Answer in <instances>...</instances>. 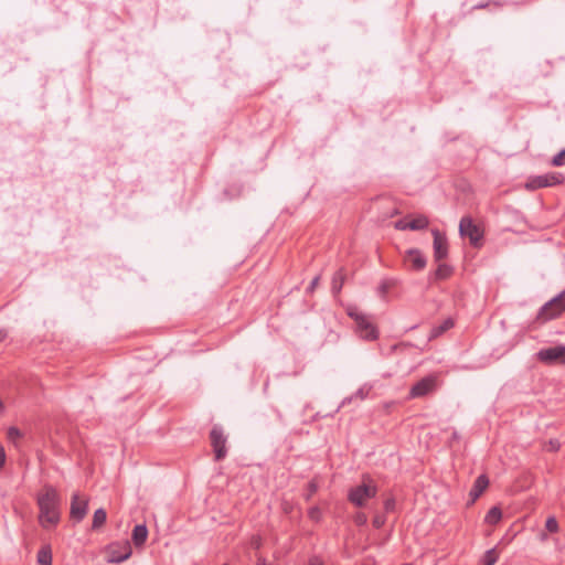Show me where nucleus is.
Listing matches in <instances>:
<instances>
[{
    "label": "nucleus",
    "instance_id": "obj_28",
    "mask_svg": "<svg viewBox=\"0 0 565 565\" xmlns=\"http://www.w3.org/2000/svg\"><path fill=\"white\" fill-rule=\"evenodd\" d=\"M308 494L306 497V500H310V498L318 491V482L316 479H312L309 483H308Z\"/></svg>",
    "mask_w": 565,
    "mask_h": 565
},
{
    "label": "nucleus",
    "instance_id": "obj_6",
    "mask_svg": "<svg viewBox=\"0 0 565 565\" xmlns=\"http://www.w3.org/2000/svg\"><path fill=\"white\" fill-rule=\"evenodd\" d=\"M564 182V175L559 172H548L542 175H536L531 178L525 188L527 190H537L542 188L553 186L557 184H562Z\"/></svg>",
    "mask_w": 565,
    "mask_h": 565
},
{
    "label": "nucleus",
    "instance_id": "obj_18",
    "mask_svg": "<svg viewBox=\"0 0 565 565\" xmlns=\"http://www.w3.org/2000/svg\"><path fill=\"white\" fill-rule=\"evenodd\" d=\"M455 326V322L451 318L445 319L440 324L435 326L429 333L428 339L434 340L440 337L444 332L448 331Z\"/></svg>",
    "mask_w": 565,
    "mask_h": 565
},
{
    "label": "nucleus",
    "instance_id": "obj_36",
    "mask_svg": "<svg viewBox=\"0 0 565 565\" xmlns=\"http://www.w3.org/2000/svg\"><path fill=\"white\" fill-rule=\"evenodd\" d=\"M309 565H324L323 562L321 559H319L318 557H312L310 561H309Z\"/></svg>",
    "mask_w": 565,
    "mask_h": 565
},
{
    "label": "nucleus",
    "instance_id": "obj_23",
    "mask_svg": "<svg viewBox=\"0 0 565 565\" xmlns=\"http://www.w3.org/2000/svg\"><path fill=\"white\" fill-rule=\"evenodd\" d=\"M451 273L452 269L450 266L446 264H439L435 271V276L437 279H446L451 275Z\"/></svg>",
    "mask_w": 565,
    "mask_h": 565
},
{
    "label": "nucleus",
    "instance_id": "obj_1",
    "mask_svg": "<svg viewBox=\"0 0 565 565\" xmlns=\"http://www.w3.org/2000/svg\"><path fill=\"white\" fill-rule=\"evenodd\" d=\"M39 522L42 527L49 529L60 521V497L52 486H45L38 495Z\"/></svg>",
    "mask_w": 565,
    "mask_h": 565
},
{
    "label": "nucleus",
    "instance_id": "obj_17",
    "mask_svg": "<svg viewBox=\"0 0 565 565\" xmlns=\"http://www.w3.org/2000/svg\"><path fill=\"white\" fill-rule=\"evenodd\" d=\"M148 537V529L145 524H138L132 530V542L137 547L142 546Z\"/></svg>",
    "mask_w": 565,
    "mask_h": 565
},
{
    "label": "nucleus",
    "instance_id": "obj_30",
    "mask_svg": "<svg viewBox=\"0 0 565 565\" xmlns=\"http://www.w3.org/2000/svg\"><path fill=\"white\" fill-rule=\"evenodd\" d=\"M394 227L398 231H406L408 228V216L395 222Z\"/></svg>",
    "mask_w": 565,
    "mask_h": 565
},
{
    "label": "nucleus",
    "instance_id": "obj_19",
    "mask_svg": "<svg viewBox=\"0 0 565 565\" xmlns=\"http://www.w3.org/2000/svg\"><path fill=\"white\" fill-rule=\"evenodd\" d=\"M40 565H52V550L50 545H43L36 555Z\"/></svg>",
    "mask_w": 565,
    "mask_h": 565
},
{
    "label": "nucleus",
    "instance_id": "obj_2",
    "mask_svg": "<svg viewBox=\"0 0 565 565\" xmlns=\"http://www.w3.org/2000/svg\"><path fill=\"white\" fill-rule=\"evenodd\" d=\"M377 494V487L369 476H363L362 483L350 489L348 499L354 505L364 507L369 499L375 498Z\"/></svg>",
    "mask_w": 565,
    "mask_h": 565
},
{
    "label": "nucleus",
    "instance_id": "obj_34",
    "mask_svg": "<svg viewBox=\"0 0 565 565\" xmlns=\"http://www.w3.org/2000/svg\"><path fill=\"white\" fill-rule=\"evenodd\" d=\"M6 463V451L4 448L0 445V470L3 468Z\"/></svg>",
    "mask_w": 565,
    "mask_h": 565
},
{
    "label": "nucleus",
    "instance_id": "obj_33",
    "mask_svg": "<svg viewBox=\"0 0 565 565\" xmlns=\"http://www.w3.org/2000/svg\"><path fill=\"white\" fill-rule=\"evenodd\" d=\"M395 508V500L393 498H390L385 500L384 502V509L385 511H392Z\"/></svg>",
    "mask_w": 565,
    "mask_h": 565
},
{
    "label": "nucleus",
    "instance_id": "obj_26",
    "mask_svg": "<svg viewBox=\"0 0 565 565\" xmlns=\"http://www.w3.org/2000/svg\"><path fill=\"white\" fill-rule=\"evenodd\" d=\"M565 164V149L555 154L552 159V166L562 167Z\"/></svg>",
    "mask_w": 565,
    "mask_h": 565
},
{
    "label": "nucleus",
    "instance_id": "obj_15",
    "mask_svg": "<svg viewBox=\"0 0 565 565\" xmlns=\"http://www.w3.org/2000/svg\"><path fill=\"white\" fill-rule=\"evenodd\" d=\"M429 225V220L426 215L419 214L416 216L408 215V228L411 231L425 230Z\"/></svg>",
    "mask_w": 565,
    "mask_h": 565
},
{
    "label": "nucleus",
    "instance_id": "obj_8",
    "mask_svg": "<svg viewBox=\"0 0 565 565\" xmlns=\"http://www.w3.org/2000/svg\"><path fill=\"white\" fill-rule=\"evenodd\" d=\"M537 359L547 365H565V345L541 349L537 352Z\"/></svg>",
    "mask_w": 565,
    "mask_h": 565
},
{
    "label": "nucleus",
    "instance_id": "obj_29",
    "mask_svg": "<svg viewBox=\"0 0 565 565\" xmlns=\"http://www.w3.org/2000/svg\"><path fill=\"white\" fill-rule=\"evenodd\" d=\"M353 520H354V523H355L356 525L362 526V525H364V524L367 522V516H366V514H365V513H363V512H358V513L354 515Z\"/></svg>",
    "mask_w": 565,
    "mask_h": 565
},
{
    "label": "nucleus",
    "instance_id": "obj_38",
    "mask_svg": "<svg viewBox=\"0 0 565 565\" xmlns=\"http://www.w3.org/2000/svg\"><path fill=\"white\" fill-rule=\"evenodd\" d=\"M318 514H319V509L318 508L310 509V511H309L310 518L315 519Z\"/></svg>",
    "mask_w": 565,
    "mask_h": 565
},
{
    "label": "nucleus",
    "instance_id": "obj_27",
    "mask_svg": "<svg viewBox=\"0 0 565 565\" xmlns=\"http://www.w3.org/2000/svg\"><path fill=\"white\" fill-rule=\"evenodd\" d=\"M489 7H494V8H500L502 7V2L500 1H489V2H482V3H478L476 6L472 7V10H480V9H486V8H489Z\"/></svg>",
    "mask_w": 565,
    "mask_h": 565
},
{
    "label": "nucleus",
    "instance_id": "obj_40",
    "mask_svg": "<svg viewBox=\"0 0 565 565\" xmlns=\"http://www.w3.org/2000/svg\"><path fill=\"white\" fill-rule=\"evenodd\" d=\"M2 407H3V405H2V402L0 401V412L2 411Z\"/></svg>",
    "mask_w": 565,
    "mask_h": 565
},
{
    "label": "nucleus",
    "instance_id": "obj_16",
    "mask_svg": "<svg viewBox=\"0 0 565 565\" xmlns=\"http://www.w3.org/2000/svg\"><path fill=\"white\" fill-rule=\"evenodd\" d=\"M347 278L345 269L343 267L339 268L333 277H332V284H331V290L334 295H339L342 290V287L344 285Z\"/></svg>",
    "mask_w": 565,
    "mask_h": 565
},
{
    "label": "nucleus",
    "instance_id": "obj_41",
    "mask_svg": "<svg viewBox=\"0 0 565 565\" xmlns=\"http://www.w3.org/2000/svg\"><path fill=\"white\" fill-rule=\"evenodd\" d=\"M2 339H3V337H2V334L0 333V341H2Z\"/></svg>",
    "mask_w": 565,
    "mask_h": 565
},
{
    "label": "nucleus",
    "instance_id": "obj_3",
    "mask_svg": "<svg viewBox=\"0 0 565 565\" xmlns=\"http://www.w3.org/2000/svg\"><path fill=\"white\" fill-rule=\"evenodd\" d=\"M565 311V290L541 307L536 319L546 322L559 317Z\"/></svg>",
    "mask_w": 565,
    "mask_h": 565
},
{
    "label": "nucleus",
    "instance_id": "obj_32",
    "mask_svg": "<svg viewBox=\"0 0 565 565\" xmlns=\"http://www.w3.org/2000/svg\"><path fill=\"white\" fill-rule=\"evenodd\" d=\"M385 523V518L382 516V515H376L374 519H373V525L376 527V529H380L384 525Z\"/></svg>",
    "mask_w": 565,
    "mask_h": 565
},
{
    "label": "nucleus",
    "instance_id": "obj_20",
    "mask_svg": "<svg viewBox=\"0 0 565 565\" xmlns=\"http://www.w3.org/2000/svg\"><path fill=\"white\" fill-rule=\"evenodd\" d=\"M106 519H107V513H106L105 509H103V508L97 509L93 515L92 529L97 530L100 526H103L106 522Z\"/></svg>",
    "mask_w": 565,
    "mask_h": 565
},
{
    "label": "nucleus",
    "instance_id": "obj_4",
    "mask_svg": "<svg viewBox=\"0 0 565 565\" xmlns=\"http://www.w3.org/2000/svg\"><path fill=\"white\" fill-rule=\"evenodd\" d=\"M348 315L354 319L361 338L365 340L377 339L379 331L365 315L356 310H349Z\"/></svg>",
    "mask_w": 565,
    "mask_h": 565
},
{
    "label": "nucleus",
    "instance_id": "obj_9",
    "mask_svg": "<svg viewBox=\"0 0 565 565\" xmlns=\"http://www.w3.org/2000/svg\"><path fill=\"white\" fill-rule=\"evenodd\" d=\"M107 554L108 563H121L131 556V545L129 541L111 543L108 546Z\"/></svg>",
    "mask_w": 565,
    "mask_h": 565
},
{
    "label": "nucleus",
    "instance_id": "obj_11",
    "mask_svg": "<svg viewBox=\"0 0 565 565\" xmlns=\"http://www.w3.org/2000/svg\"><path fill=\"white\" fill-rule=\"evenodd\" d=\"M403 260L407 268L416 271L423 270L427 264L426 257L417 248L407 249L404 254Z\"/></svg>",
    "mask_w": 565,
    "mask_h": 565
},
{
    "label": "nucleus",
    "instance_id": "obj_7",
    "mask_svg": "<svg viewBox=\"0 0 565 565\" xmlns=\"http://www.w3.org/2000/svg\"><path fill=\"white\" fill-rule=\"evenodd\" d=\"M438 387V376L436 374H429L418 382H416L411 391H409V397L411 398H418L427 396L428 394L435 392Z\"/></svg>",
    "mask_w": 565,
    "mask_h": 565
},
{
    "label": "nucleus",
    "instance_id": "obj_10",
    "mask_svg": "<svg viewBox=\"0 0 565 565\" xmlns=\"http://www.w3.org/2000/svg\"><path fill=\"white\" fill-rule=\"evenodd\" d=\"M211 446L213 448L215 460L220 461L225 458L226 450V437L221 427H213L210 433Z\"/></svg>",
    "mask_w": 565,
    "mask_h": 565
},
{
    "label": "nucleus",
    "instance_id": "obj_14",
    "mask_svg": "<svg viewBox=\"0 0 565 565\" xmlns=\"http://www.w3.org/2000/svg\"><path fill=\"white\" fill-rule=\"evenodd\" d=\"M489 486V479L486 475H480L475 483H473V487L472 489L470 490V493L469 495L471 497L472 501H475L476 499H478L482 493L483 491L488 488Z\"/></svg>",
    "mask_w": 565,
    "mask_h": 565
},
{
    "label": "nucleus",
    "instance_id": "obj_25",
    "mask_svg": "<svg viewBox=\"0 0 565 565\" xmlns=\"http://www.w3.org/2000/svg\"><path fill=\"white\" fill-rule=\"evenodd\" d=\"M7 436L10 441L15 443L18 439L22 437V433L17 427H10L7 431Z\"/></svg>",
    "mask_w": 565,
    "mask_h": 565
},
{
    "label": "nucleus",
    "instance_id": "obj_31",
    "mask_svg": "<svg viewBox=\"0 0 565 565\" xmlns=\"http://www.w3.org/2000/svg\"><path fill=\"white\" fill-rule=\"evenodd\" d=\"M319 281H320V275L316 276V277L311 280V282L309 284V286H308V288H307V292L312 294V292L316 290V288L318 287Z\"/></svg>",
    "mask_w": 565,
    "mask_h": 565
},
{
    "label": "nucleus",
    "instance_id": "obj_39",
    "mask_svg": "<svg viewBox=\"0 0 565 565\" xmlns=\"http://www.w3.org/2000/svg\"><path fill=\"white\" fill-rule=\"evenodd\" d=\"M257 565H271V564L267 563L266 559H264V558H258Z\"/></svg>",
    "mask_w": 565,
    "mask_h": 565
},
{
    "label": "nucleus",
    "instance_id": "obj_13",
    "mask_svg": "<svg viewBox=\"0 0 565 565\" xmlns=\"http://www.w3.org/2000/svg\"><path fill=\"white\" fill-rule=\"evenodd\" d=\"M87 505L88 501L86 499H81L77 493H74L71 502V518L77 522L82 521L87 513Z\"/></svg>",
    "mask_w": 565,
    "mask_h": 565
},
{
    "label": "nucleus",
    "instance_id": "obj_35",
    "mask_svg": "<svg viewBox=\"0 0 565 565\" xmlns=\"http://www.w3.org/2000/svg\"><path fill=\"white\" fill-rule=\"evenodd\" d=\"M369 394V391L364 390V388H360L356 393H355V396L360 397L361 399H364Z\"/></svg>",
    "mask_w": 565,
    "mask_h": 565
},
{
    "label": "nucleus",
    "instance_id": "obj_22",
    "mask_svg": "<svg viewBox=\"0 0 565 565\" xmlns=\"http://www.w3.org/2000/svg\"><path fill=\"white\" fill-rule=\"evenodd\" d=\"M499 558V553L497 552L495 548H490L488 550L482 558H481V563L482 565H494L497 563Z\"/></svg>",
    "mask_w": 565,
    "mask_h": 565
},
{
    "label": "nucleus",
    "instance_id": "obj_21",
    "mask_svg": "<svg viewBox=\"0 0 565 565\" xmlns=\"http://www.w3.org/2000/svg\"><path fill=\"white\" fill-rule=\"evenodd\" d=\"M502 519V511L498 507H492L486 514L484 521L488 524H497Z\"/></svg>",
    "mask_w": 565,
    "mask_h": 565
},
{
    "label": "nucleus",
    "instance_id": "obj_5",
    "mask_svg": "<svg viewBox=\"0 0 565 565\" xmlns=\"http://www.w3.org/2000/svg\"><path fill=\"white\" fill-rule=\"evenodd\" d=\"M459 233L461 236H467L470 244L475 247L480 246L483 238V231L473 223L470 216H463L459 223Z\"/></svg>",
    "mask_w": 565,
    "mask_h": 565
},
{
    "label": "nucleus",
    "instance_id": "obj_12",
    "mask_svg": "<svg viewBox=\"0 0 565 565\" xmlns=\"http://www.w3.org/2000/svg\"><path fill=\"white\" fill-rule=\"evenodd\" d=\"M434 236V258L436 262H440L448 256V241L445 234L440 233L437 228L431 231Z\"/></svg>",
    "mask_w": 565,
    "mask_h": 565
},
{
    "label": "nucleus",
    "instance_id": "obj_24",
    "mask_svg": "<svg viewBox=\"0 0 565 565\" xmlns=\"http://www.w3.org/2000/svg\"><path fill=\"white\" fill-rule=\"evenodd\" d=\"M545 527L550 533H557L558 532V523L557 520L554 516L547 518L545 522Z\"/></svg>",
    "mask_w": 565,
    "mask_h": 565
},
{
    "label": "nucleus",
    "instance_id": "obj_37",
    "mask_svg": "<svg viewBox=\"0 0 565 565\" xmlns=\"http://www.w3.org/2000/svg\"><path fill=\"white\" fill-rule=\"evenodd\" d=\"M388 288H390V285L387 284V281L382 282V284H381V286H380V290H381V292H382L383 295H384V294H386V291L388 290Z\"/></svg>",
    "mask_w": 565,
    "mask_h": 565
}]
</instances>
